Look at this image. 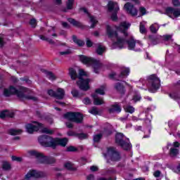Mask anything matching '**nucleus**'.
I'll list each match as a JSON object with an SVG mask.
<instances>
[{"label": "nucleus", "mask_w": 180, "mask_h": 180, "mask_svg": "<svg viewBox=\"0 0 180 180\" xmlns=\"http://www.w3.org/2000/svg\"><path fill=\"white\" fill-rule=\"evenodd\" d=\"M129 74H130V69L125 68L121 72L120 75L112 72L110 74L109 77L111 79H115V81H121V79H123V78H127Z\"/></svg>", "instance_id": "obj_12"}, {"label": "nucleus", "mask_w": 180, "mask_h": 180, "mask_svg": "<svg viewBox=\"0 0 180 180\" xmlns=\"http://www.w3.org/2000/svg\"><path fill=\"white\" fill-rule=\"evenodd\" d=\"M106 86H101L100 88L96 89V94H99V95H105V90Z\"/></svg>", "instance_id": "obj_33"}, {"label": "nucleus", "mask_w": 180, "mask_h": 180, "mask_svg": "<svg viewBox=\"0 0 180 180\" xmlns=\"http://www.w3.org/2000/svg\"><path fill=\"white\" fill-rule=\"evenodd\" d=\"M153 176L155 178H160L161 176V172L160 170L154 172Z\"/></svg>", "instance_id": "obj_52"}, {"label": "nucleus", "mask_w": 180, "mask_h": 180, "mask_svg": "<svg viewBox=\"0 0 180 180\" xmlns=\"http://www.w3.org/2000/svg\"><path fill=\"white\" fill-rule=\"evenodd\" d=\"M105 136H110V134H112V129H110V126H108L105 128Z\"/></svg>", "instance_id": "obj_45"}, {"label": "nucleus", "mask_w": 180, "mask_h": 180, "mask_svg": "<svg viewBox=\"0 0 180 180\" xmlns=\"http://www.w3.org/2000/svg\"><path fill=\"white\" fill-rule=\"evenodd\" d=\"M109 113H120L122 112V105L115 103L108 109Z\"/></svg>", "instance_id": "obj_20"}, {"label": "nucleus", "mask_w": 180, "mask_h": 180, "mask_svg": "<svg viewBox=\"0 0 180 180\" xmlns=\"http://www.w3.org/2000/svg\"><path fill=\"white\" fill-rule=\"evenodd\" d=\"M67 151H70V152L77 151V148H75V147H74V146H69L67 148Z\"/></svg>", "instance_id": "obj_57"}, {"label": "nucleus", "mask_w": 180, "mask_h": 180, "mask_svg": "<svg viewBox=\"0 0 180 180\" xmlns=\"http://www.w3.org/2000/svg\"><path fill=\"white\" fill-rule=\"evenodd\" d=\"M72 5H74V0H68L66 2L67 9H72Z\"/></svg>", "instance_id": "obj_41"}, {"label": "nucleus", "mask_w": 180, "mask_h": 180, "mask_svg": "<svg viewBox=\"0 0 180 180\" xmlns=\"http://www.w3.org/2000/svg\"><path fill=\"white\" fill-rule=\"evenodd\" d=\"M60 56H68V54H71V51L67 50L65 51L59 52Z\"/></svg>", "instance_id": "obj_50"}, {"label": "nucleus", "mask_w": 180, "mask_h": 180, "mask_svg": "<svg viewBox=\"0 0 180 180\" xmlns=\"http://www.w3.org/2000/svg\"><path fill=\"white\" fill-rule=\"evenodd\" d=\"M115 88L116 91H118V92H123V90L124 89V86H123V85L120 83H117Z\"/></svg>", "instance_id": "obj_37"}, {"label": "nucleus", "mask_w": 180, "mask_h": 180, "mask_svg": "<svg viewBox=\"0 0 180 180\" xmlns=\"http://www.w3.org/2000/svg\"><path fill=\"white\" fill-rule=\"evenodd\" d=\"M72 39L74 43L79 46V47H83V46H85V42L82 39H78L77 36L72 35Z\"/></svg>", "instance_id": "obj_24"}, {"label": "nucleus", "mask_w": 180, "mask_h": 180, "mask_svg": "<svg viewBox=\"0 0 180 180\" xmlns=\"http://www.w3.org/2000/svg\"><path fill=\"white\" fill-rule=\"evenodd\" d=\"M30 155L35 157L39 164H54L56 159L53 157L44 156L43 153H39L37 150H30Z\"/></svg>", "instance_id": "obj_6"}, {"label": "nucleus", "mask_w": 180, "mask_h": 180, "mask_svg": "<svg viewBox=\"0 0 180 180\" xmlns=\"http://www.w3.org/2000/svg\"><path fill=\"white\" fill-rule=\"evenodd\" d=\"M107 34L110 37H115L117 39V41L114 42L112 45V49H123L124 47V44H126V41L124 39L120 37L117 35V32L112 30V27L110 26L107 25Z\"/></svg>", "instance_id": "obj_5"}, {"label": "nucleus", "mask_w": 180, "mask_h": 180, "mask_svg": "<svg viewBox=\"0 0 180 180\" xmlns=\"http://www.w3.org/2000/svg\"><path fill=\"white\" fill-rule=\"evenodd\" d=\"M4 44H5V42L4 41V36L0 35V47H4Z\"/></svg>", "instance_id": "obj_55"}, {"label": "nucleus", "mask_w": 180, "mask_h": 180, "mask_svg": "<svg viewBox=\"0 0 180 180\" xmlns=\"http://www.w3.org/2000/svg\"><path fill=\"white\" fill-rule=\"evenodd\" d=\"M149 39L150 43H152L153 46H155L156 44H158V43H160V38H158V37H154L153 35H150Z\"/></svg>", "instance_id": "obj_25"}, {"label": "nucleus", "mask_w": 180, "mask_h": 180, "mask_svg": "<svg viewBox=\"0 0 180 180\" xmlns=\"http://www.w3.org/2000/svg\"><path fill=\"white\" fill-rule=\"evenodd\" d=\"M11 160L12 161H17V162H22V158L20 157L12 156Z\"/></svg>", "instance_id": "obj_47"}, {"label": "nucleus", "mask_w": 180, "mask_h": 180, "mask_svg": "<svg viewBox=\"0 0 180 180\" xmlns=\"http://www.w3.org/2000/svg\"><path fill=\"white\" fill-rule=\"evenodd\" d=\"M104 157L107 158V162L110 164V161L116 162L120 160V154L115 148H107V153L104 154Z\"/></svg>", "instance_id": "obj_8"}, {"label": "nucleus", "mask_w": 180, "mask_h": 180, "mask_svg": "<svg viewBox=\"0 0 180 180\" xmlns=\"http://www.w3.org/2000/svg\"><path fill=\"white\" fill-rule=\"evenodd\" d=\"M104 51H105V46H103L101 44H97V49H96L97 54H98L99 56H102Z\"/></svg>", "instance_id": "obj_28"}, {"label": "nucleus", "mask_w": 180, "mask_h": 180, "mask_svg": "<svg viewBox=\"0 0 180 180\" xmlns=\"http://www.w3.org/2000/svg\"><path fill=\"white\" fill-rule=\"evenodd\" d=\"M127 119H129V115H127L125 117H120V120H121V122H126V120H127Z\"/></svg>", "instance_id": "obj_62"}, {"label": "nucleus", "mask_w": 180, "mask_h": 180, "mask_svg": "<svg viewBox=\"0 0 180 180\" xmlns=\"http://www.w3.org/2000/svg\"><path fill=\"white\" fill-rule=\"evenodd\" d=\"M139 30H140V32L142 33V34H144V33H146V27L142 23L140 24Z\"/></svg>", "instance_id": "obj_44"}, {"label": "nucleus", "mask_w": 180, "mask_h": 180, "mask_svg": "<svg viewBox=\"0 0 180 180\" xmlns=\"http://www.w3.org/2000/svg\"><path fill=\"white\" fill-rule=\"evenodd\" d=\"M129 50L134 51H141L143 49V43L141 41L136 40L134 38L131 37L126 41Z\"/></svg>", "instance_id": "obj_9"}, {"label": "nucleus", "mask_w": 180, "mask_h": 180, "mask_svg": "<svg viewBox=\"0 0 180 180\" xmlns=\"http://www.w3.org/2000/svg\"><path fill=\"white\" fill-rule=\"evenodd\" d=\"M107 174H116V170L114 168H110L107 170Z\"/></svg>", "instance_id": "obj_54"}, {"label": "nucleus", "mask_w": 180, "mask_h": 180, "mask_svg": "<svg viewBox=\"0 0 180 180\" xmlns=\"http://www.w3.org/2000/svg\"><path fill=\"white\" fill-rule=\"evenodd\" d=\"M15 113L10 112L9 110H4L0 112V118L5 119V117H13Z\"/></svg>", "instance_id": "obj_22"}, {"label": "nucleus", "mask_w": 180, "mask_h": 180, "mask_svg": "<svg viewBox=\"0 0 180 180\" xmlns=\"http://www.w3.org/2000/svg\"><path fill=\"white\" fill-rule=\"evenodd\" d=\"M115 143L121 146L124 150H130L131 148V144L124 141V135L122 133H118L115 136Z\"/></svg>", "instance_id": "obj_11"}, {"label": "nucleus", "mask_w": 180, "mask_h": 180, "mask_svg": "<svg viewBox=\"0 0 180 180\" xmlns=\"http://www.w3.org/2000/svg\"><path fill=\"white\" fill-rule=\"evenodd\" d=\"M30 25L32 26V27H36V25H37V23L36 22V20L32 19L30 21Z\"/></svg>", "instance_id": "obj_53"}, {"label": "nucleus", "mask_w": 180, "mask_h": 180, "mask_svg": "<svg viewBox=\"0 0 180 180\" xmlns=\"http://www.w3.org/2000/svg\"><path fill=\"white\" fill-rule=\"evenodd\" d=\"M124 7L126 9L127 13H129V15H131V16H137V9L134 8L133 4L128 2L125 4Z\"/></svg>", "instance_id": "obj_18"}, {"label": "nucleus", "mask_w": 180, "mask_h": 180, "mask_svg": "<svg viewBox=\"0 0 180 180\" xmlns=\"http://www.w3.org/2000/svg\"><path fill=\"white\" fill-rule=\"evenodd\" d=\"M2 168L4 171H9V169H11V164L6 161H4L2 164Z\"/></svg>", "instance_id": "obj_36"}, {"label": "nucleus", "mask_w": 180, "mask_h": 180, "mask_svg": "<svg viewBox=\"0 0 180 180\" xmlns=\"http://www.w3.org/2000/svg\"><path fill=\"white\" fill-rule=\"evenodd\" d=\"M89 74L81 69L79 70V81L77 82L79 88L82 91H88L89 89V82L90 79L88 78Z\"/></svg>", "instance_id": "obj_3"}, {"label": "nucleus", "mask_w": 180, "mask_h": 180, "mask_svg": "<svg viewBox=\"0 0 180 180\" xmlns=\"http://www.w3.org/2000/svg\"><path fill=\"white\" fill-rule=\"evenodd\" d=\"M77 136L79 140H84L87 138V135L86 134H78Z\"/></svg>", "instance_id": "obj_46"}, {"label": "nucleus", "mask_w": 180, "mask_h": 180, "mask_svg": "<svg viewBox=\"0 0 180 180\" xmlns=\"http://www.w3.org/2000/svg\"><path fill=\"white\" fill-rule=\"evenodd\" d=\"M8 133H9V134H11V136H17L18 134H20L22 133V130H20V129H10Z\"/></svg>", "instance_id": "obj_34"}, {"label": "nucleus", "mask_w": 180, "mask_h": 180, "mask_svg": "<svg viewBox=\"0 0 180 180\" xmlns=\"http://www.w3.org/2000/svg\"><path fill=\"white\" fill-rule=\"evenodd\" d=\"M64 117L70 122L78 124L82 123V120H84V115L80 112H67L64 115Z\"/></svg>", "instance_id": "obj_10"}, {"label": "nucleus", "mask_w": 180, "mask_h": 180, "mask_svg": "<svg viewBox=\"0 0 180 180\" xmlns=\"http://www.w3.org/2000/svg\"><path fill=\"white\" fill-rule=\"evenodd\" d=\"M92 98L94 99V105H96L97 106H98L99 105H103V98H99L98 96V94H92Z\"/></svg>", "instance_id": "obj_21"}, {"label": "nucleus", "mask_w": 180, "mask_h": 180, "mask_svg": "<svg viewBox=\"0 0 180 180\" xmlns=\"http://www.w3.org/2000/svg\"><path fill=\"white\" fill-rule=\"evenodd\" d=\"M103 134H98L94 136V143H99V141H101V139L103 137Z\"/></svg>", "instance_id": "obj_39"}, {"label": "nucleus", "mask_w": 180, "mask_h": 180, "mask_svg": "<svg viewBox=\"0 0 180 180\" xmlns=\"http://www.w3.org/2000/svg\"><path fill=\"white\" fill-rule=\"evenodd\" d=\"M48 94L49 96H53V98H56V91L53 89L48 90Z\"/></svg>", "instance_id": "obj_51"}, {"label": "nucleus", "mask_w": 180, "mask_h": 180, "mask_svg": "<svg viewBox=\"0 0 180 180\" xmlns=\"http://www.w3.org/2000/svg\"><path fill=\"white\" fill-rule=\"evenodd\" d=\"M86 46L87 47H92V42L89 40V39H87L86 40Z\"/></svg>", "instance_id": "obj_63"}, {"label": "nucleus", "mask_w": 180, "mask_h": 180, "mask_svg": "<svg viewBox=\"0 0 180 180\" xmlns=\"http://www.w3.org/2000/svg\"><path fill=\"white\" fill-rule=\"evenodd\" d=\"M45 75H46V77H48V79H50L51 81H54L57 79V77L56 76V75H54V73L51 72L45 71Z\"/></svg>", "instance_id": "obj_26"}, {"label": "nucleus", "mask_w": 180, "mask_h": 180, "mask_svg": "<svg viewBox=\"0 0 180 180\" xmlns=\"http://www.w3.org/2000/svg\"><path fill=\"white\" fill-rule=\"evenodd\" d=\"M130 23H127L126 22H121L119 27L115 26L117 32H121L124 35L127 36V29L130 27Z\"/></svg>", "instance_id": "obj_17"}, {"label": "nucleus", "mask_w": 180, "mask_h": 180, "mask_svg": "<svg viewBox=\"0 0 180 180\" xmlns=\"http://www.w3.org/2000/svg\"><path fill=\"white\" fill-rule=\"evenodd\" d=\"M169 96L172 99H174V101H178V99H180V94H178V93L176 92L169 93Z\"/></svg>", "instance_id": "obj_31"}, {"label": "nucleus", "mask_w": 180, "mask_h": 180, "mask_svg": "<svg viewBox=\"0 0 180 180\" xmlns=\"http://www.w3.org/2000/svg\"><path fill=\"white\" fill-rule=\"evenodd\" d=\"M64 95H65V91L61 88H58L55 92V98H56V99H63Z\"/></svg>", "instance_id": "obj_23"}, {"label": "nucleus", "mask_w": 180, "mask_h": 180, "mask_svg": "<svg viewBox=\"0 0 180 180\" xmlns=\"http://www.w3.org/2000/svg\"><path fill=\"white\" fill-rule=\"evenodd\" d=\"M71 94H72V95L75 98H77V97L79 96V93L78 92V90L73 89V90L71 91Z\"/></svg>", "instance_id": "obj_49"}, {"label": "nucleus", "mask_w": 180, "mask_h": 180, "mask_svg": "<svg viewBox=\"0 0 180 180\" xmlns=\"http://www.w3.org/2000/svg\"><path fill=\"white\" fill-rule=\"evenodd\" d=\"M166 13L169 18H179L180 16V8H173L172 7H168L166 9Z\"/></svg>", "instance_id": "obj_16"}, {"label": "nucleus", "mask_w": 180, "mask_h": 180, "mask_svg": "<svg viewBox=\"0 0 180 180\" xmlns=\"http://www.w3.org/2000/svg\"><path fill=\"white\" fill-rule=\"evenodd\" d=\"M80 11H82L83 12H84V13H87V15L90 19V22L91 23V29H94V27H95V26H96V25L98 24V20H96V18L95 17H94V15H91V14H89L88 13V10H86V8H82L80 9Z\"/></svg>", "instance_id": "obj_19"}, {"label": "nucleus", "mask_w": 180, "mask_h": 180, "mask_svg": "<svg viewBox=\"0 0 180 180\" xmlns=\"http://www.w3.org/2000/svg\"><path fill=\"white\" fill-rule=\"evenodd\" d=\"M139 11L142 15H146V8L144 7H141Z\"/></svg>", "instance_id": "obj_60"}, {"label": "nucleus", "mask_w": 180, "mask_h": 180, "mask_svg": "<svg viewBox=\"0 0 180 180\" xmlns=\"http://www.w3.org/2000/svg\"><path fill=\"white\" fill-rule=\"evenodd\" d=\"M155 25H158V24L157 23L153 24L150 27V32H152V33H157V32H158V29H160L159 27H155Z\"/></svg>", "instance_id": "obj_40"}, {"label": "nucleus", "mask_w": 180, "mask_h": 180, "mask_svg": "<svg viewBox=\"0 0 180 180\" xmlns=\"http://www.w3.org/2000/svg\"><path fill=\"white\" fill-rule=\"evenodd\" d=\"M179 153V150L174 148H171L169 150V154L171 157H176L178 154Z\"/></svg>", "instance_id": "obj_32"}, {"label": "nucleus", "mask_w": 180, "mask_h": 180, "mask_svg": "<svg viewBox=\"0 0 180 180\" xmlns=\"http://www.w3.org/2000/svg\"><path fill=\"white\" fill-rule=\"evenodd\" d=\"M35 124H27L25 126V129L27 133L32 134L34 131H38L39 129L43 127V124L37 122H34Z\"/></svg>", "instance_id": "obj_15"}, {"label": "nucleus", "mask_w": 180, "mask_h": 180, "mask_svg": "<svg viewBox=\"0 0 180 180\" xmlns=\"http://www.w3.org/2000/svg\"><path fill=\"white\" fill-rule=\"evenodd\" d=\"M83 103H84V105H90L91 100L89 98H86L83 100Z\"/></svg>", "instance_id": "obj_56"}, {"label": "nucleus", "mask_w": 180, "mask_h": 180, "mask_svg": "<svg viewBox=\"0 0 180 180\" xmlns=\"http://www.w3.org/2000/svg\"><path fill=\"white\" fill-rule=\"evenodd\" d=\"M39 39H41V40H43L44 41H48V43H49V44H56V42H54V41L44 35H39Z\"/></svg>", "instance_id": "obj_30"}, {"label": "nucleus", "mask_w": 180, "mask_h": 180, "mask_svg": "<svg viewBox=\"0 0 180 180\" xmlns=\"http://www.w3.org/2000/svg\"><path fill=\"white\" fill-rule=\"evenodd\" d=\"M80 61L86 65H91V67L94 68V72L96 74H99V71H101L102 69V63H101L99 60H96L94 58L85 56H81Z\"/></svg>", "instance_id": "obj_4"}, {"label": "nucleus", "mask_w": 180, "mask_h": 180, "mask_svg": "<svg viewBox=\"0 0 180 180\" xmlns=\"http://www.w3.org/2000/svg\"><path fill=\"white\" fill-rule=\"evenodd\" d=\"M89 113H91V115H98L99 113V111L98 110V108L93 107L91 110H89Z\"/></svg>", "instance_id": "obj_42"}, {"label": "nucleus", "mask_w": 180, "mask_h": 180, "mask_svg": "<svg viewBox=\"0 0 180 180\" xmlns=\"http://www.w3.org/2000/svg\"><path fill=\"white\" fill-rule=\"evenodd\" d=\"M38 141L41 146H43V147H51L52 148H55L57 146L65 147L68 142V139H67V138L53 139L51 136L43 135L39 137Z\"/></svg>", "instance_id": "obj_2"}, {"label": "nucleus", "mask_w": 180, "mask_h": 180, "mask_svg": "<svg viewBox=\"0 0 180 180\" xmlns=\"http://www.w3.org/2000/svg\"><path fill=\"white\" fill-rule=\"evenodd\" d=\"M65 168L66 169H69L70 171H74V165L70 162H67L64 165Z\"/></svg>", "instance_id": "obj_35"}, {"label": "nucleus", "mask_w": 180, "mask_h": 180, "mask_svg": "<svg viewBox=\"0 0 180 180\" xmlns=\"http://www.w3.org/2000/svg\"><path fill=\"white\" fill-rule=\"evenodd\" d=\"M172 3L174 6H179V5H180L179 0H173Z\"/></svg>", "instance_id": "obj_58"}, {"label": "nucleus", "mask_w": 180, "mask_h": 180, "mask_svg": "<svg viewBox=\"0 0 180 180\" xmlns=\"http://www.w3.org/2000/svg\"><path fill=\"white\" fill-rule=\"evenodd\" d=\"M161 82L156 75H152L148 77V89L149 92L154 94L160 89Z\"/></svg>", "instance_id": "obj_7"}, {"label": "nucleus", "mask_w": 180, "mask_h": 180, "mask_svg": "<svg viewBox=\"0 0 180 180\" xmlns=\"http://www.w3.org/2000/svg\"><path fill=\"white\" fill-rule=\"evenodd\" d=\"M165 41H169L171 40L172 41V35H164L163 36Z\"/></svg>", "instance_id": "obj_48"}, {"label": "nucleus", "mask_w": 180, "mask_h": 180, "mask_svg": "<svg viewBox=\"0 0 180 180\" xmlns=\"http://www.w3.org/2000/svg\"><path fill=\"white\" fill-rule=\"evenodd\" d=\"M125 112L128 113H134V108L131 105H127L124 107Z\"/></svg>", "instance_id": "obj_38"}, {"label": "nucleus", "mask_w": 180, "mask_h": 180, "mask_svg": "<svg viewBox=\"0 0 180 180\" xmlns=\"http://www.w3.org/2000/svg\"><path fill=\"white\" fill-rule=\"evenodd\" d=\"M30 90L26 87L20 86L19 89H16L13 86H10L9 89H4V96H11V95H16L20 99H27L28 101H33L34 102L37 101V98L29 96Z\"/></svg>", "instance_id": "obj_1"}, {"label": "nucleus", "mask_w": 180, "mask_h": 180, "mask_svg": "<svg viewBox=\"0 0 180 180\" xmlns=\"http://www.w3.org/2000/svg\"><path fill=\"white\" fill-rule=\"evenodd\" d=\"M175 172L176 174H180V164L176 167V168L175 169Z\"/></svg>", "instance_id": "obj_64"}, {"label": "nucleus", "mask_w": 180, "mask_h": 180, "mask_svg": "<svg viewBox=\"0 0 180 180\" xmlns=\"http://www.w3.org/2000/svg\"><path fill=\"white\" fill-rule=\"evenodd\" d=\"M41 133H45L46 134H53V130L49 129L48 128H44L41 130Z\"/></svg>", "instance_id": "obj_43"}, {"label": "nucleus", "mask_w": 180, "mask_h": 180, "mask_svg": "<svg viewBox=\"0 0 180 180\" xmlns=\"http://www.w3.org/2000/svg\"><path fill=\"white\" fill-rule=\"evenodd\" d=\"M90 169H91V171H92L93 172H95L98 171V167H96V166H91V167H90Z\"/></svg>", "instance_id": "obj_61"}, {"label": "nucleus", "mask_w": 180, "mask_h": 180, "mask_svg": "<svg viewBox=\"0 0 180 180\" xmlns=\"http://www.w3.org/2000/svg\"><path fill=\"white\" fill-rule=\"evenodd\" d=\"M86 180H95V176L93 174L87 176Z\"/></svg>", "instance_id": "obj_59"}, {"label": "nucleus", "mask_w": 180, "mask_h": 180, "mask_svg": "<svg viewBox=\"0 0 180 180\" xmlns=\"http://www.w3.org/2000/svg\"><path fill=\"white\" fill-rule=\"evenodd\" d=\"M69 75H70V77L72 79H77L78 78V75H77V71L74 70V68H70L69 70Z\"/></svg>", "instance_id": "obj_29"}, {"label": "nucleus", "mask_w": 180, "mask_h": 180, "mask_svg": "<svg viewBox=\"0 0 180 180\" xmlns=\"http://www.w3.org/2000/svg\"><path fill=\"white\" fill-rule=\"evenodd\" d=\"M108 11L110 12H113L111 15L112 20H117V12H119V5L116 2L114 1H109L108 4Z\"/></svg>", "instance_id": "obj_13"}, {"label": "nucleus", "mask_w": 180, "mask_h": 180, "mask_svg": "<svg viewBox=\"0 0 180 180\" xmlns=\"http://www.w3.org/2000/svg\"><path fill=\"white\" fill-rule=\"evenodd\" d=\"M68 21L71 23V25H73V26H76V27H81V26H82L81 22L75 20L74 18H68Z\"/></svg>", "instance_id": "obj_27"}, {"label": "nucleus", "mask_w": 180, "mask_h": 180, "mask_svg": "<svg viewBox=\"0 0 180 180\" xmlns=\"http://www.w3.org/2000/svg\"><path fill=\"white\" fill-rule=\"evenodd\" d=\"M44 176H47V174L43 172L30 170L25 175V179H30V178H44Z\"/></svg>", "instance_id": "obj_14"}]
</instances>
